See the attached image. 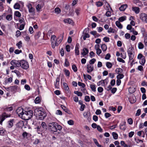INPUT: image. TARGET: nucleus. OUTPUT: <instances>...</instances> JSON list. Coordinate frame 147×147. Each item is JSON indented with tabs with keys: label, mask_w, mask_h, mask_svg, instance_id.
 <instances>
[{
	"label": "nucleus",
	"mask_w": 147,
	"mask_h": 147,
	"mask_svg": "<svg viewBox=\"0 0 147 147\" xmlns=\"http://www.w3.org/2000/svg\"><path fill=\"white\" fill-rule=\"evenodd\" d=\"M140 18L143 22L147 23V14L144 13H141L140 15Z\"/></svg>",
	"instance_id": "9"
},
{
	"label": "nucleus",
	"mask_w": 147,
	"mask_h": 147,
	"mask_svg": "<svg viewBox=\"0 0 147 147\" xmlns=\"http://www.w3.org/2000/svg\"><path fill=\"white\" fill-rule=\"evenodd\" d=\"M13 119L8 121L7 125V127L8 128H11L12 127L13 125Z\"/></svg>",
	"instance_id": "23"
},
{
	"label": "nucleus",
	"mask_w": 147,
	"mask_h": 147,
	"mask_svg": "<svg viewBox=\"0 0 147 147\" xmlns=\"http://www.w3.org/2000/svg\"><path fill=\"white\" fill-rule=\"evenodd\" d=\"M82 54L84 56L86 55L88 53V50L86 48H84L82 49Z\"/></svg>",
	"instance_id": "18"
},
{
	"label": "nucleus",
	"mask_w": 147,
	"mask_h": 147,
	"mask_svg": "<svg viewBox=\"0 0 147 147\" xmlns=\"http://www.w3.org/2000/svg\"><path fill=\"white\" fill-rule=\"evenodd\" d=\"M103 40L105 42H107L109 41V38L108 37H105L103 38Z\"/></svg>",
	"instance_id": "61"
},
{
	"label": "nucleus",
	"mask_w": 147,
	"mask_h": 147,
	"mask_svg": "<svg viewBox=\"0 0 147 147\" xmlns=\"http://www.w3.org/2000/svg\"><path fill=\"white\" fill-rule=\"evenodd\" d=\"M72 69L74 70V71L76 72L77 71L78 69L77 67L75 64H73L72 66Z\"/></svg>",
	"instance_id": "43"
},
{
	"label": "nucleus",
	"mask_w": 147,
	"mask_h": 147,
	"mask_svg": "<svg viewBox=\"0 0 147 147\" xmlns=\"http://www.w3.org/2000/svg\"><path fill=\"white\" fill-rule=\"evenodd\" d=\"M115 30L113 29V28H112L111 27H110L109 30H108V33H114L115 32Z\"/></svg>",
	"instance_id": "54"
},
{
	"label": "nucleus",
	"mask_w": 147,
	"mask_h": 147,
	"mask_svg": "<svg viewBox=\"0 0 147 147\" xmlns=\"http://www.w3.org/2000/svg\"><path fill=\"white\" fill-rule=\"evenodd\" d=\"M115 71L118 74H121L123 72V69L121 68H117L115 70Z\"/></svg>",
	"instance_id": "27"
},
{
	"label": "nucleus",
	"mask_w": 147,
	"mask_h": 147,
	"mask_svg": "<svg viewBox=\"0 0 147 147\" xmlns=\"http://www.w3.org/2000/svg\"><path fill=\"white\" fill-rule=\"evenodd\" d=\"M56 36L55 35H52L51 38V42H53L54 41L56 40Z\"/></svg>",
	"instance_id": "45"
},
{
	"label": "nucleus",
	"mask_w": 147,
	"mask_h": 147,
	"mask_svg": "<svg viewBox=\"0 0 147 147\" xmlns=\"http://www.w3.org/2000/svg\"><path fill=\"white\" fill-rule=\"evenodd\" d=\"M124 77V75L121 74H119L117 76V78L119 80L123 78Z\"/></svg>",
	"instance_id": "35"
},
{
	"label": "nucleus",
	"mask_w": 147,
	"mask_h": 147,
	"mask_svg": "<svg viewBox=\"0 0 147 147\" xmlns=\"http://www.w3.org/2000/svg\"><path fill=\"white\" fill-rule=\"evenodd\" d=\"M22 42L21 41H20L16 44V45L18 46V48L20 49L22 46Z\"/></svg>",
	"instance_id": "53"
},
{
	"label": "nucleus",
	"mask_w": 147,
	"mask_h": 147,
	"mask_svg": "<svg viewBox=\"0 0 147 147\" xmlns=\"http://www.w3.org/2000/svg\"><path fill=\"white\" fill-rule=\"evenodd\" d=\"M55 13L57 14L60 13L61 12V9L59 7H56L55 9Z\"/></svg>",
	"instance_id": "49"
},
{
	"label": "nucleus",
	"mask_w": 147,
	"mask_h": 147,
	"mask_svg": "<svg viewBox=\"0 0 147 147\" xmlns=\"http://www.w3.org/2000/svg\"><path fill=\"white\" fill-rule=\"evenodd\" d=\"M47 129V126L46 123L44 122H42L41 126H38L37 127V131L38 133L40 132L44 131Z\"/></svg>",
	"instance_id": "3"
},
{
	"label": "nucleus",
	"mask_w": 147,
	"mask_h": 147,
	"mask_svg": "<svg viewBox=\"0 0 147 147\" xmlns=\"http://www.w3.org/2000/svg\"><path fill=\"white\" fill-rule=\"evenodd\" d=\"M132 10L134 11L136 14L138 13L140 11V8L138 7H133L132 8Z\"/></svg>",
	"instance_id": "19"
},
{
	"label": "nucleus",
	"mask_w": 147,
	"mask_h": 147,
	"mask_svg": "<svg viewBox=\"0 0 147 147\" xmlns=\"http://www.w3.org/2000/svg\"><path fill=\"white\" fill-rule=\"evenodd\" d=\"M85 107V105L84 104L82 105L81 106L80 109V110L81 111H83L84 110Z\"/></svg>",
	"instance_id": "63"
},
{
	"label": "nucleus",
	"mask_w": 147,
	"mask_h": 147,
	"mask_svg": "<svg viewBox=\"0 0 147 147\" xmlns=\"http://www.w3.org/2000/svg\"><path fill=\"white\" fill-rule=\"evenodd\" d=\"M101 48L103 51H105L107 49V47L105 44H103L101 46Z\"/></svg>",
	"instance_id": "29"
},
{
	"label": "nucleus",
	"mask_w": 147,
	"mask_h": 147,
	"mask_svg": "<svg viewBox=\"0 0 147 147\" xmlns=\"http://www.w3.org/2000/svg\"><path fill=\"white\" fill-rule=\"evenodd\" d=\"M96 61V59L94 58H93L91 59L89 61V63L90 64H93Z\"/></svg>",
	"instance_id": "56"
},
{
	"label": "nucleus",
	"mask_w": 147,
	"mask_h": 147,
	"mask_svg": "<svg viewBox=\"0 0 147 147\" xmlns=\"http://www.w3.org/2000/svg\"><path fill=\"white\" fill-rule=\"evenodd\" d=\"M10 63L11 65H14L15 67H19L21 65V61L13 60L11 61Z\"/></svg>",
	"instance_id": "8"
},
{
	"label": "nucleus",
	"mask_w": 147,
	"mask_h": 147,
	"mask_svg": "<svg viewBox=\"0 0 147 147\" xmlns=\"http://www.w3.org/2000/svg\"><path fill=\"white\" fill-rule=\"evenodd\" d=\"M79 48L76 47L75 49V53L76 55H78L80 54V52L79 50Z\"/></svg>",
	"instance_id": "42"
},
{
	"label": "nucleus",
	"mask_w": 147,
	"mask_h": 147,
	"mask_svg": "<svg viewBox=\"0 0 147 147\" xmlns=\"http://www.w3.org/2000/svg\"><path fill=\"white\" fill-rule=\"evenodd\" d=\"M78 84L79 86H81L83 88H84L86 86V85L84 84L79 82H78Z\"/></svg>",
	"instance_id": "55"
},
{
	"label": "nucleus",
	"mask_w": 147,
	"mask_h": 147,
	"mask_svg": "<svg viewBox=\"0 0 147 147\" xmlns=\"http://www.w3.org/2000/svg\"><path fill=\"white\" fill-rule=\"evenodd\" d=\"M83 115L84 117L86 118L88 120L90 119V112H84L83 114Z\"/></svg>",
	"instance_id": "13"
},
{
	"label": "nucleus",
	"mask_w": 147,
	"mask_h": 147,
	"mask_svg": "<svg viewBox=\"0 0 147 147\" xmlns=\"http://www.w3.org/2000/svg\"><path fill=\"white\" fill-rule=\"evenodd\" d=\"M20 7V5L18 3H15L14 5V8L16 9H19Z\"/></svg>",
	"instance_id": "34"
},
{
	"label": "nucleus",
	"mask_w": 147,
	"mask_h": 147,
	"mask_svg": "<svg viewBox=\"0 0 147 147\" xmlns=\"http://www.w3.org/2000/svg\"><path fill=\"white\" fill-rule=\"evenodd\" d=\"M12 18V15L11 14L7 15L6 17V19L8 21L11 20Z\"/></svg>",
	"instance_id": "32"
},
{
	"label": "nucleus",
	"mask_w": 147,
	"mask_h": 147,
	"mask_svg": "<svg viewBox=\"0 0 147 147\" xmlns=\"http://www.w3.org/2000/svg\"><path fill=\"white\" fill-rule=\"evenodd\" d=\"M138 48L140 49H142L144 47V45L141 42H140L138 44Z\"/></svg>",
	"instance_id": "52"
},
{
	"label": "nucleus",
	"mask_w": 147,
	"mask_h": 147,
	"mask_svg": "<svg viewBox=\"0 0 147 147\" xmlns=\"http://www.w3.org/2000/svg\"><path fill=\"white\" fill-rule=\"evenodd\" d=\"M27 7L28 9L29 12L32 14H35V9L32 7V5L31 4H29L27 5Z\"/></svg>",
	"instance_id": "10"
},
{
	"label": "nucleus",
	"mask_w": 147,
	"mask_h": 147,
	"mask_svg": "<svg viewBox=\"0 0 147 147\" xmlns=\"http://www.w3.org/2000/svg\"><path fill=\"white\" fill-rule=\"evenodd\" d=\"M126 17L124 16L120 17L119 19V21L120 22H122L126 20Z\"/></svg>",
	"instance_id": "31"
},
{
	"label": "nucleus",
	"mask_w": 147,
	"mask_h": 147,
	"mask_svg": "<svg viewBox=\"0 0 147 147\" xmlns=\"http://www.w3.org/2000/svg\"><path fill=\"white\" fill-rule=\"evenodd\" d=\"M60 81V76L57 77L56 79V82L55 84V88H59Z\"/></svg>",
	"instance_id": "14"
},
{
	"label": "nucleus",
	"mask_w": 147,
	"mask_h": 147,
	"mask_svg": "<svg viewBox=\"0 0 147 147\" xmlns=\"http://www.w3.org/2000/svg\"><path fill=\"white\" fill-rule=\"evenodd\" d=\"M16 112L19 117L22 118L24 112V110L22 107H19L17 109Z\"/></svg>",
	"instance_id": "7"
},
{
	"label": "nucleus",
	"mask_w": 147,
	"mask_h": 147,
	"mask_svg": "<svg viewBox=\"0 0 147 147\" xmlns=\"http://www.w3.org/2000/svg\"><path fill=\"white\" fill-rule=\"evenodd\" d=\"M106 65L107 67L109 68H111L112 67V64L111 62H107L106 63Z\"/></svg>",
	"instance_id": "44"
},
{
	"label": "nucleus",
	"mask_w": 147,
	"mask_h": 147,
	"mask_svg": "<svg viewBox=\"0 0 147 147\" xmlns=\"http://www.w3.org/2000/svg\"><path fill=\"white\" fill-rule=\"evenodd\" d=\"M34 114L36 116V119L40 120H44L47 116L46 112L42 108L35 109Z\"/></svg>",
	"instance_id": "1"
},
{
	"label": "nucleus",
	"mask_w": 147,
	"mask_h": 147,
	"mask_svg": "<svg viewBox=\"0 0 147 147\" xmlns=\"http://www.w3.org/2000/svg\"><path fill=\"white\" fill-rule=\"evenodd\" d=\"M5 111H11L13 110L12 107H7L4 109Z\"/></svg>",
	"instance_id": "48"
},
{
	"label": "nucleus",
	"mask_w": 147,
	"mask_h": 147,
	"mask_svg": "<svg viewBox=\"0 0 147 147\" xmlns=\"http://www.w3.org/2000/svg\"><path fill=\"white\" fill-rule=\"evenodd\" d=\"M63 34H64L63 33L62 34H61L60 35V36H59L58 37V39H58V38H59L60 37H61V38L59 40H58V43H59V44L62 41L63 38Z\"/></svg>",
	"instance_id": "26"
},
{
	"label": "nucleus",
	"mask_w": 147,
	"mask_h": 147,
	"mask_svg": "<svg viewBox=\"0 0 147 147\" xmlns=\"http://www.w3.org/2000/svg\"><path fill=\"white\" fill-rule=\"evenodd\" d=\"M121 145L124 147H130V146H128L123 141H121L120 142Z\"/></svg>",
	"instance_id": "38"
},
{
	"label": "nucleus",
	"mask_w": 147,
	"mask_h": 147,
	"mask_svg": "<svg viewBox=\"0 0 147 147\" xmlns=\"http://www.w3.org/2000/svg\"><path fill=\"white\" fill-rule=\"evenodd\" d=\"M146 61L145 57L142 58L140 59V63L142 65H144Z\"/></svg>",
	"instance_id": "25"
},
{
	"label": "nucleus",
	"mask_w": 147,
	"mask_h": 147,
	"mask_svg": "<svg viewBox=\"0 0 147 147\" xmlns=\"http://www.w3.org/2000/svg\"><path fill=\"white\" fill-rule=\"evenodd\" d=\"M144 57L142 54L140 53L138 55L137 58L138 59H141Z\"/></svg>",
	"instance_id": "60"
},
{
	"label": "nucleus",
	"mask_w": 147,
	"mask_h": 147,
	"mask_svg": "<svg viewBox=\"0 0 147 147\" xmlns=\"http://www.w3.org/2000/svg\"><path fill=\"white\" fill-rule=\"evenodd\" d=\"M126 122L125 121H123L121 124L120 125V128L121 129L125 130L126 127L125 126Z\"/></svg>",
	"instance_id": "15"
},
{
	"label": "nucleus",
	"mask_w": 147,
	"mask_h": 147,
	"mask_svg": "<svg viewBox=\"0 0 147 147\" xmlns=\"http://www.w3.org/2000/svg\"><path fill=\"white\" fill-rule=\"evenodd\" d=\"M116 26L119 28H122L123 27L122 25L119 21H117L116 22Z\"/></svg>",
	"instance_id": "22"
},
{
	"label": "nucleus",
	"mask_w": 147,
	"mask_h": 147,
	"mask_svg": "<svg viewBox=\"0 0 147 147\" xmlns=\"http://www.w3.org/2000/svg\"><path fill=\"white\" fill-rule=\"evenodd\" d=\"M65 49L67 52H69L70 51V47L69 45H67L66 46Z\"/></svg>",
	"instance_id": "59"
},
{
	"label": "nucleus",
	"mask_w": 147,
	"mask_h": 147,
	"mask_svg": "<svg viewBox=\"0 0 147 147\" xmlns=\"http://www.w3.org/2000/svg\"><path fill=\"white\" fill-rule=\"evenodd\" d=\"M63 21L65 23H67L69 24H71L73 22V21L70 18L65 19Z\"/></svg>",
	"instance_id": "21"
},
{
	"label": "nucleus",
	"mask_w": 147,
	"mask_h": 147,
	"mask_svg": "<svg viewBox=\"0 0 147 147\" xmlns=\"http://www.w3.org/2000/svg\"><path fill=\"white\" fill-rule=\"evenodd\" d=\"M15 15L18 17H20L21 16L20 13L18 11H16L14 13Z\"/></svg>",
	"instance_id": "46"
},
{
	"label": "nucleus",
	"mask_w": 147,
	"mask_h": 147,
	"mask_svg": "<svg viewBox=\"0 0 147 147\" xmlns=\"http://www.w3.org/2000/svg\"><path fill=\"white\" fill-rule=\"evenodd\" d=\"M135 91V89L134 88L130 87L129 88V91L130 93L132 94Z\"/></svg>",
	"instance_id": "36"
},
{
	"label": "nucleus",
	"mask_w": 147,
	"mask_h": 147,
	"mask_svg": "<svg viewBox=\"0 0 147 147\" xmlns=\"http://www.w3.org/2000/svg\"><path fill=\"white\" fill-rule=\"evenodd\" d=\"M40 35L41 32H37L35 35V39H37L40 37Z\"/></svg>",
	"instance_id": "30"
},
{
	"label": "nucleus",
	"mask_w": 147,
	"mask_h": 147,
	"mask_svg": "<svg viewBox=\"0 0 147 147\" xmlns=\"http://www.w3.org/2000/svg\"><path fill=\"white\" fill-rule=\"evenodd\" d=\"M90 87L92 91L93 92H95L96 91V88L95 85L93 84H90Z\"/></svg>",
	"instance_id": "37"
},
{
	"label": "nucleus",
	"mask_w": 147,
	"mask_h": 147,
	"mask_svg": "<svg viewBox=\"0 0 147 147\" xmlns=\"http://www.w3.org/2000/svg\"><path fill=\"white\" fill-rule=\"evenodd\" d=\"M18 86H10V91L15 92H16Z\"/></svg>",
	"instance_id": "17"
},
{
	"label": "nucleus",
	"mask_w": 147,
	"mask_h": 147,
	"mask_svg": "<svg viewBox=\"0 0 147 147\" xmlns=\"http://www.w3.org/2000/svg\"><path fill=\"white\" fill-rule=\"evenodd\" d=\"M127 52L129 57V60L130 61L133 59L134 56V48L133 47L129 48L127 50Z\"/></svg>",
	"instance_id": "4"
},
{
	"label": "nucleus",
	"mask_w": 147,
	"mask_h": 147,
	"mask_svg": "<svg viewBox=\"0 0 147 147\" xmlns=\"http://www.w3.org/2000/svg\"><path fill=\"white\" fill-rule=\"evenodd\" d=\"M128 122L130 125H131L133 123V120L131 118H130L128 119Z\"/></svg>",
	"instance_id": "64"
},
{
	"label": "nucleus",
	"mask_w": 147,
	"mask_h": 147,
	"mask_svg": "<svg viewBox=\"0 0 147 147\" xmlns=\"http://www.w3.org/2000/svg\"><path fill=\"white\" fill-rule=\"evenodd\" d=\"M40 102V99L39 97H37L35 100V102L36 104L39 103Z\"/></svg>",
	"instance_id": "41"
},
{
	"label": "nucleus",
	"mask_w": 147,
	"mask_h": 147,
	"mask_svg": "<svg viewBox=\"0 0 147 147\" xmlns=\"http://www.w3.org/2000/svg\"><path fill=\"white\" fill-rule=\"evenodd\" d=\"M64 72L65 75L69 77L70 75V72L67 69H65Z\"/></svg>",
	"instance_id": "50"
},
{
	"label": "nucleus",
	"mask_w": 147,
	"mask_h": 147,
	"mask_svg": "<svg viewBox=\"0 0 147 147\" xmlns=\"http://www.w3.org/2000/svg\"><path fill=\"white\" fill-rule=\"evenodd\" d=\"M51 43L52 47L53 49L54 48L55 46H57L59 45V43H58L57 39L54 41V42H53Z\"/></svg>",
	"instance_id": "16"
},
{
	"label": "nucleus",
	"mask_w": 147,
	"mask_h": 147,
	"mask_svg": "<svg viewBox=\"0 0 147 147\" xmlns=\"http://www.w3.org/2000/svg\"><path fill=\"white\" fill-rule=\"evenodd\" d=\"M33 115V112L32 110L25 111L24 113L23 114L22 118L24 117L25 120H28L30 119L32 117Z\"/></svg>",
	"instance_id": "2"
},
{
	"label": "nucleus",
	"mask_w": 147,
	"mask_h": 147,
	"mask_svg": "<svg viewBox=\"0 0 147 147\" xmlns=\"http://www.w3.org/2000/svg\"><path fill=\"white\" fill-rule=\"evenodd\" d=\"M57 123L55 122H52L49 123V127L53 132H57L56 127Z\"/></svg>",
	"instance_id": "5"
},
{
	"label": "nucleus",
	"mask_w": 147,
	"mask_h": 147,
	"mask_svg": "<svg viewBox=\"0 0 147 147\" xmlns=\"http://www.w3.org/2000/svg\"><path fill=\"white\" fill-rule=\"evenodd\" d=\"M5 130L3 129H0V135H4L5 133Z\"/></svg>",
	"instance_id": "40"
},
{
	"label": "nucleus",
	"mask_w": 147,
	"mask_h": 147,
	"mask_svg": "<svg viewBox=\"0 0 147 147\" xmlns=\"http://www.w3.org/2000/svg\"><path fill=\"white\" fill-rule=\"evenodd\" d=\"M87 72L88 73H90L93 70L94 67L93 65L88 64L87 65Z\"/></svg>",
	"instance_id": "11"
},
{
	"label": "nucleus",
	"mask_w": 147,
	"mask_h": 147,
	"mask_svg": "<svg viewBox=\"0 0 147 147\" xmlns=\"http://www.w3.org/2000/svg\"><path fill=\"white\" fill-rule=\"evenodd\" d=\"M61 108L64 110L66 112H67L68 110L67 108L65 107L63 105H61Z\"/></svg>",
	"instance_id": "62"
},
{
	"label": "nucleus",
	"mask_w": 147,
	"mask_h": 147,
	"mask_svg": "<svg viewBox=\"0 0 147 147\" xmlns=\"http://www.w3.org/2000/svg\"><path fill=\"white\" fill-rule=\"evenodd\" d=\"M136 98L134 96L130 98L129 99L130 102L132 104L135 103L136 102Z\"/></svg>",
	"instance_id": "24"
},
{
	"label": "nucleus",
	"mask_w": 147,
	"mask_h": 147,
	"mask_svg": "<svg viewBox=\"0 0 147 147\" xmlns=\"http://www.w3.org/2000/svg\"><path fill=\"white\" fill-rule=\"evenodd\" d=\"M21 65L20 66L24 69H27L29 67L28 62L25 60L21 61Z\"/></svg>",
	"instance_id": "6"
},
{
	"label": "nucleus",
	"mask_w": 147,
	"mask_h": 147,
	"mask_svg": "<svg viewBox=\"0 0 147 147\" xmlns=\"http://www.w3.org/2000/svg\"><path fill=\"white\" fill-rule=\"evenodd\" d=\"M96 5L98 7H100L103 5V3L101 2L98 1L96 3Z\"/></svg>",
	"instance_id": "58"
},
{
	"label": "nucleus",
	"mask_w": 147,
	"mask_h": 147,
	"mask_svg": "<svg viewBox=\"0 0 147 147\" xmlns=\"http://www.w3.org/2000/svg\"><path fill=\"white\" fill-rule=\"evenodd\" d=\"M112 134L113 138L114 139L116 140L117 139L118 136L117 134L115 132H113L112 133Z\"/></svg>",
	"instance_id": "39"
},
{
	"label": "nucleus",
	"mask_w": 147,
	"mask_h": 147,
	"mask_svg": "<svg viewBox=\"0 0 147 147\" xmlns=\"http://www.w3.org/2000/svg\"><path fill=\"white\" fill-rule=\"evenodd\" d=\"M22 121H19L16 123V126L17 128H20L22 126Z\"/></svg>",
	"instance_id": "28"
},
{
	"label": "nucleus",
	"mask_w": 147,
	"mask_h": 147,
	"mask_svg": "<svg viewBox=\"0 0 147 147\" xmlns=\"http://www.w3.org/2000/svg\"><path fill=\"white\" fill-rule=\"evenodd\" d=\"M85 100L86 102H89L90 100V97L88 96H86L85 97Z\"/></svg>",
	"instance_id": "57"
},
{
	"label": "nucleus",
	"mask_w": 147,
	"mask_h": 147,
	"mask_svg": "<svg viewBox=\"0 0 147 147\" xmlns=\"http://www.w3.org/2000/svg\"><path fill=\"white\" fill-rule=\"evenodd\" d=\"M84 35L83 37V38L84 40H86V38H89L90 37V35L88 33H84Z\"/></svg>",
	"instance_id": "33"
},
{
	"label": "nucleus",
	"mask_w": 147,
	"mask_h": 147,
	"mask_svg": "<svg viewBox=\"0 0 147 147\" xmlns=\"http://www.w3.org/2000/svg\"><path fill=\"white\" fill-rule=\"evenodd\" d=\"M63 85L64 86V88L65 90H68L69 88L67 84L66 83H63Z\"/></svg>",
	"instance_id": "47"
},
{
	"label": "nucleus",
	"mask_w": 147,
	"mask_h": 147,
	"mask_svg": "<svg viewBox=\"0 0 147 147\" xmlns=\"http://www.w3.org/2000/svg\"><path fill=\"white\" fill-rule=\"evenodd\" d=\"M127 7V5L126 4L123 5L119 8V10L120 11H124Z\"/></svg>",
	"instance_id": "20"
},
{
	"label": "nucleus",
	"mask_w": 147,
	"mask_h": 147,
	"mask_svg": "<svg viewBox=\"0 0 147 147\" xmlns=\"http://www.w3.org/2000/svg\"><path fill=\"white\" fill-rule=\"evenodd\" d=\"M56 129H57V131L58 130H59V131H60L62 129V127L61 126L58 125L57 123V125L56 127Z\"/></svg>",
	"instance_id": "51"
},
{
	"label": "nucleus",
	"mask_w": 147,
	"mask_h": 147,
	"mask_svg": "<svg viewBox=\"0 0 147 147\" xmlns=\"http://www.w3.org/2000/svg\"><path fill=\"white\" fill-rule=\"evenodd\" d=\"M10 115H7L6 113H4L2 115V118L1 120L0 121V124H2L3 121L5 119V117L7 118L10 117Z\"/></svg>",
	"instance_id": "12"
}]
</instances>
